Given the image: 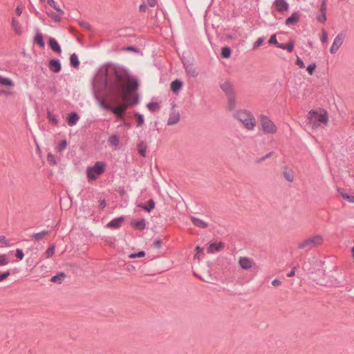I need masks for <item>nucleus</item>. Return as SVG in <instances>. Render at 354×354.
<instances>
[{
  "label": "nucleus",
  "instance_id": "0e129e2a",
  "mask_svg": "<svg viewBox=\"0 0 354 354\" xmlns=\"http://www.w3.org/2000/svg\"><path fill=\"white\" fill-rule=\"evenodd\" d=\"M295 275V268L290 273L288 274V277H293Z\"/></svg>",
  "mask_w": 354,
  "mask_h": 354
},
{
  "label": "nucleus",
  "instance_id": "412c9836",
  "mask_svg": "<svg viewBox=\"0 0 354 354\" xmlns=\"http://www.w3.org/2000/svg\"><path fill=\"white\" fill-rule=\"evenodd\" d=\"M191 220L192 223L194 224V225L201 227V228H205L207 227V223L203 221V220H201L196 217H192Z\"/></svg>",
  "mask_w": 354,
  "mask_h": 354
},
{
  "label": "nucleus",
  "instance_id": "39448f33",
  "mask_svg": "<svg viewBox=\"0 0 354 354\" xmlns=\"http://www.w3.org/2000/svg\"><path fill=\"white\" fill-rule=\"evenodd\" d=\"M261 130L266 134H274L277 131V125L266 115H261L259 117Z\"/></svg>",
  "mask_w": 354,
  "mask_h": 354
},
{
  "label": "nucleus",
  "instance_id": "774afa93",
  "mask_svg": "<svg viewBox=\"0 0 354 354\" xmlns=\"http://www.w3.org/2000/svg\"><path fill=\"white\" fill-rule=\"evenodd\" d=\"M105 205H106L105 202H104V201H102V202H101V204H100V206H101L102 207H105Z\"/></svg>",
  "mask_w": 354,
  "mask_h": 354
},
{
  "label": "nucleus",
  "instance_id": "b1692460",
  "mask_svg": "<svg viewBox=\"0 0 354 354\" xmlns=\"http://www.w3.org/2000/svg\"><path fill=\"white\" fill-rule=\"evenodd\" d=\"M46 2L48 6L53 8L60 15H64V11L59 6H57L54 0H47Z\"/></svg>",
  "mask_w": 354,
  "mask_h": 354
},
{
  "label": "nucleus",
  "instance_id": "bb28decb",
  "mask_svg": "<svg viewBox=\"0 0 354 354\" xmlns=\"http://www.w3.org/2000/svg\"><path fill=\"white\" fill-rule=\"evenodd\" d=\"M278 47L281 49L287 50L288 52H292L294 48V43L290 41L288 44H278Z\"/></svg>",
  "mask_w": 354,
  "mask_h": 354
},
{
  "label": "nucleus",
  "instance_id": "69168bd1",
  "mask_svg": "<svg viewBox=\"0 0 354 354\" xmlns=\"http://www.w3.org/2000/svg\"><path fill=\"white\" fill-rule=\"evenodd\" d=\"M0 94H3L5 95H9L10 94V93L8 91H0Z\"/></svg>",
  "mask_w": 354,
  "mask_h": 354
},
{
  "label": "nucleus",
  "instance_id": "49530a36",
  "mask_svg": "<svg viewBox=\"0 0 354 354\" xmlns=\"http://www.w3.org/2000/svg\"><path fill=\"white\" fill-rule=\"evenodd\" d=\"M320 39L323 43H327L328 41V34L326 31L324 29L322 30V35Z\"/></svg>",
  "mask_w": 354,
  "mask_h": 354
},
{
  "label": "nucleus",
  "instance_id": "1a4fd4ad",
  "mask_svg": "<svg viewBox=\"0 0 354 354\" xmlns=\"http://www.w3.org/2000/svg\"><path fill=\"white\" fill-rule=\"evenodd\" d=\"M337 192L339 195L344 199L351 204H354V193L348 192L346 189L342 188H337Z\"/></svg>",
  "mask_w": 354,
  "mask_h": 354
},
{
  "label": "nucleus",
  "instance_id": "4d7b16f0",
  "mask_svg": "<svg viewBox=\"0 0 354 354\" xmlns=\"http://www.w3.org/2000/svg\"><path fill=\"white\" fill-rule=\"evenodd\" d=\"M23 10H24V7L21 5H19L17 7V8L15 10V12L17 15V16H20L21 15Z\"/></svg>",
  "mask_w": 354,
  "mask_h": 354
},
{
  "label": "nucleus",
  "instance_id": "f8f14e48",
  "mask_svg": "<svg viewBox=\"0 0 354 354\" xmlns=\"http://www.w3.org/2000/svg\"><path fill=\"white\" fill-rule=\"evenodd\" d=\"M220 87L221 90L227 95H231L233 92V87L230 82L225 81L221 84Z\"/></svg>",
  "mask_w": 354,
  "mask_h": 354
},
{
  "label": "nucleus",
  "instance_id": "c9c22d12",
  "mask_svg": "<svg viewBox=\"0 0 354 354\" xmlns=\"http://www.w3.org/2000/svg\"><path fill=\"white\" fill-rule=\"evenodd\" d=\"M138 206L140 207L141 208H142L143 209L147 211L148 212H149L151 209H153L154 208L155 203L153 200H150L149 201V207H147V206L144 205H139Z\"/></svg>",
  "mask_w": 354,
  "mask_h": 354
},
{
  "label": "nucleus",
  "instance_id": "8fccbe9b",
  "mask_svg": "<svg viewBox=\"0 0 354 354\" xmlns=\"http://www.w3.org/2000/svg\"><path fill=\"white\" fill-rule=\"evenodd\" d=\"M47 160L50 164H53V165L56 164L55 158L54 156L51 153L48 154Z\"/></svg>",
  "mask_w": 354,
  "mask_h": 354
},
{
  "label": "nucleus",
  "instance_id": "a18cd8bd",
  "mask_svg": "<svg viewBox=\"0 0 354 354\" xmlns=\"http://www.w3.org/2000/svg\"><path fill=\"white\" fill-rule=\"evenodd\" d=\"M264 42V39L261 37L257 39V40L254 43L253 49H257L259 46H261Z\"/></svg>",
  "mask_w": 354,
  "mask_h": 354
},
{
  "label": "nucleus",
  "instance_id": "aec40b11",
  "mask_svg": "<svg viewBox=\"0 0 354 354\" xmlns=\"http://www.w3.org/2000/svg\"><path fill=\"white\" fill-rule=\"evenodd\" d=\"M0 85L12 87L15 84L12 80L0 75Z\"/></svg>",
  "mask_w": 354,
  "mask_h": 354
},
{
  "label": "nucleus",
  "instance_id": "a211bd4d",
  "mask_svg": "<svg viewBox=\"0 0 354 354\" xmlns=\"http://www.w3.org/2000/svg\"><path fill=\"white\" fill-rule=\"evenodd\" d=\"M12 28L16 34L20 35L21 34V28L19 21L13 17L12 19Z\"/></svg>",
  "mask_w": 354,
  "mask_h": 354
},
{
  "label": "nucleus",
  "instance_id": "20e7f679",
  "mask_svg": "<svg viewBox=\"0 0 354 354\" xmlns=\"http://www.w3.org/2000/svg\"><path fill=\"white\" fill-rule=\"evenodd\" d=\"M106 164L104 162L98 161L93 167H88L86 176L88 181L96 180L105 171Z\"/></svg>",
  "mask_w": 354,
  "mask_h": 354
},
{
  "label": "nucleus",
  "instance_id": "bf43d9fd",
  "mask_svg": "<svg viewBox=\"0 0 354 354\" xmlns=\"http://www.w3.org/2000/svg\"><path fill=\"white\" fill-rule=\"evenodd\" d=\"M196 250L197 252V254H195L194 257L197 258L198 259H200V255H198V254L203 252V249L202 248H201L200 246H197L196 248Z\"/></svg>",
  "mask_w": 354,
  "mask_h": 354
},
{
  "label": "nucleus",
  "instance_id": "864d4df0",
  "mask_svg": "<svg viewBox=\"0 0 354 354\" xmlns=\"http://www.w3.org/2000/svg\"><path fill=\"white\" fill-rule=\"evenodd\" d=\"M15 255H16V257L18 258L20 260L23 259L24 257V254L22 250H20V249H17L16 250V254Z\"/></svg>",
  "mask_w": 354,
  "mask_h": 354
},
{
  "label": "nucleus",
  "instance_id": "2f4dec72",
  "mask_svg": "<svg viewBox=\"0 0 354 354\" xmlns=\"http://www.w3.org/2000/svg\"><path fill=\"white\" fill-rule=\"evenodd\" d=\"M146 146L144 144L143 142L139 143L138 145V153L142 156V157H145L146 156Z\"/></svg>",
  "mask_w": 354,
  "mask_h": 354
},
{
  "label": "nucleus",
  "instance_id": "f257e3e1",
  "mask_svg": "<svg viewBox=\"0 0 354 354\" xmlns=\"http://www.w3.org/2000/svg\"><path fill=\"white\" fill-rule=\"evenodd\" d=\"M106 73L107 86L113 102L118 103L122 100L123 103L114 108L104 103L101 105L104 109L111 110L118 118H121L129 104L138 102L137 99L131 100V94L138 89V82L124 70L114 66L107 67Z\"/></svg>",
  "mask_w": 354,
  "mask_h": 354
},
{
  "label": "nucleus",
  "instance_id": "58836bf2",
  "mask_svg": "<svg viewBox=\"0 0 354 354\" xmlns=\"http://www.w3.org/2000/svg\"><path fill=\"white\" fill-rule=\"evenodd\" d=\"M55 253V245H50L46 251V257L50 258Z\"/></svg>",
  "mask_w": 354,
  "mask_h": 354
},
{
  "label": "nucleus",
  "instance_id": "09e8293b",
  "mask_svg": "<svg viewBox=\"0 0 354 354\" xmlns=\"http://www.w3.org/2000/svg\"><path fill=\"white\" fill-rule=\"evenodd\" d=\"M48 119L50 122H52L55 124H57V120L55 115L51 114L50 113H48Z\"/></svg>",
  "mask_w": 354,
  "mask_h": 354
},
{
  "label": "nucleus",
  "instance_id": "6e6d98bb",
  "mask_svg": "<svg viewBox=\"0 0 354 354\" xmlns=\"http://www.w3.org/2000/svg\"><path fill=\"white\" fill-rule=\"evenodd\" d=\"M269 43L271 44H279L275 35H273L270 37Z\"/></svg>",
  "mask_w": 354,
  "mask_h": 354
},
{
  "label": "nucleus",
  "instance_id": "6e6552de",
  "mask_svg": "<svg viewBox=\"0 0 354 354\" xmlns=\"http://www.w3.org/2000/svg\"><path fill=\"white\" fill-rule=\"evenodd\" d=\"M238 264L244 270H250L255 266L254 261L247 257H241L238 259Z\"/></svg>",
  "mask_w": 354,
  "mask_h": 354
},
{
  "label": "nucleus",
  "instance_id": "e433bc0d",
  "mask_svg": "<svg viewBox=\"0 0 354 354\" xmlns=\"http://www.w3.org/2000/svg\"><path fill=\"white\" fill-rule=\"evenodd\" d=\"M149 110L151 112H155L159 109V105L156 102H151L147 104Z\"/></svg>",
  "mask_w": 354,
  "mask_h": 354
},
{
  "label": "nucleus",
  "instance_id": "680f3d73",
  "mask_svg": "<svg viewBox=\"0 0 354 354\" xmlns=\"http://www.w3.org/2000/svg\"><path fill=\"white\" fill-rule=\"evenodd\" d=\"M147 4L153 7L156 4V0H147Z\"/></svg>",
  "mask_w": 354,
  "mask_h": 354
},
{
  "label": "nucleus",
  "instance_id": "393cba45",
  "mask_svg": "<svg viewBox=\"0 0 354 354\" xmlns=\"http://www.w3.org/2000/svg\"><path fill=\"white\" fill-rule=\"evenodd\" d=\"M299 20V15L297 13H293L290 17L286 19V24L290 26L296 24Z\"/></svg>",
  "mask_w": 354,
  "mask_h": 354
},
{
  "label": "nucleus",
  "instance_id": "603ef678",
  "mask_svg": "<svg viewBox=\"0 0 354 354\" xmlns=\"http://www.w3.org/2000/svg\"><path fill=\"white\" fill-rule=\"evenodd\" d=\"M0 244L6 247L9 246V243L4 236H0Z\"/></svg>",
  "mask_w": 354,
  "mask_h": 354
},
{
  "label": "nucleus",
  "instance_id": "3c124183",
  "mask_svg": "<svg viewBox=\"0 0 354 354\" xmlns=\"http://www.w3.org/2000/svg\"><path fill=\"white\" fill-rule=\"evenodd\" d=\"M317 19L319 22L324 23L326 20V12L322 13V15L317 17Z\"/></svg>",
  "mask_w": 354,
  "mask_h": 354
},
{
  "label": "nucleus",
  "instance_id": "9b49d317",
  "mask_svg": "<svg viewBox=\"0 0 354 354\" xmlns=\"http://www.w3.org/2000/svg\"><path fill=\"white\" fill-rule=\"evenodd\" d=\"M180 120V113L178 111L173 110L167 121L168 125H174L176 124Z\"/></svg>",
  "mask_w": 354,
  "mask_h": 354
},
{
  "label": "nucleus",
  "instance_id": "de8ad7c7",
  "mask_svg": "<svg viewBox=\"0 0 354 354\" xmlns=\"http://www.w3.org/2000/svg\"><path fill=\"white\" fill-rule=\"evenodd\" d=\"M271 154H272V153H267L266 155H265V156H262V157H261V158H257V159H256V160H255V162H256L257 163L260 164V163H261L262 162H263L264 160H266L267 158H270V156H271Z\"/></svg>",
  "mask_w": 354,
  "mask_h": 354
},
{
  "label": "nucleus",
  "instance_id": "2eb2a0df",
  "mask_svg": "<svg viewBox=\"0 0 354 354\" xmlns=\"http://www.w3.org/2000/svg\"><path fill=\"white\" fill-rule=\"evenodd\" d=\"M49 68L54 73H59L61 70V64L57 59H51L49 62Z\"/></svg>",
  "mask_w": 354,
  "mask_h": 354
},
{
  "label": "nucleus",
  "instance_id": "6ab92c4d",
  "mask_svg": "<svg viewBox=\"0 0 354 354\" xmlns=\"http://www.w3.org/2000/svg\"><path fill=\"white\" fill-rule=\"evenodd\" d=\"M183 86V82L176 80L171 83V89L174 93H177Z\"/></svg>",
  "mask_w": 354,
  "mask_h": 354
},
{
  "label": "nucleus",
  "instance_id": "338daca9",
  "mask_svg": "<svg viewBox=\"0 0 354 354\" xmlns=\"http://www.w3.org/2000/svg\"><path fill=\"white\" fill-rule=\"evenodd\" d=\"M140 10L142 12H145L146 10V7L145 5L140 6Z\"/></svg>",
  "mask_w": 354,
  "mask_h": 354
},
{
  "label": "nucleus",
  "instance_id": "e2e57ef3",
  "mask_svg": "<svg viewBox=\"0 0 354 354\" xmlns=\"http://www.w3.org/2000/svg\"><path fill=\"white\" fill-rule=\"evenodd\" d=\"M161 245V241L160 240H157L154 242V246L156 248H159Z\"/></svg>",
  "mask_w": 354,
  "mask_h": 354
},
{
  "label": "nucleus",
  "instance_id": "dca6fc26",
  "mask_svg": "<svg viewBox=\"0 0 354 354\" xmlns=\"http://www.w3.org/2000/svg\"><path fill=\"white\" fill-rule=\"evenodd\" d=\"M124 221V217H119L110 221L106 226L108 227L119 228Z\"/></svg>",
  "mask_w": 354,
  "mask_h": 354
},
{
  "label": "nucleus",
  "instance_id": "79ce46f5",
  "mask_svg": "<svg viewBox=\"0 0 354 354\" xmlns=\"http://www.w3.org/2000/svg\"><path fill=\"white\" fill-rule=\"evenodd\" d=\"M145 256V252L144 251H140L138 253H132L131 254L129 257L131 259L134 258H142Z\"/></svg>",
  "mask_w": 354,
  "mask_h": 354
},
{
  "label": "nucleus",
  "instance_id": "f704fd0d",
  "mask_svg": "<svg viewBox=\"0 0 354 354\" xmlns=\"http://www.w3.org/2000/svg\"><path fill=\"white\" fill-rule=\"evenodd\" d=\"M231 55V50L229 47H223L221 50V56L223 58H229Z\"/></svg>",
  "mask_w": 354,
  "mask_h": 354
},
{
  "label": "nucleus",
  "instance_id": "7ed1b4c3",
  "mask_svg": "<svg viewBox=\"0 0 354 354\" xmlns=\"http://www.w3.org/2000/svg\"><path fill=\"white\" fill-rule=\"evenodd\" d=\"M233 117L248 131H253L257 125L254 115L248 110H237L234 112Z\"/></svg>",
  "mask_w": 354,
  "mask_h": 354
},
{
  "label": "nucleus",
  "instance_id": "cd10ccee",
  "mask_svg": "<svg viewBox=\"0 0 354 354\" xmlns=\"http://www.w3.org/2000/svg\"><path fill=\"white\" fill-rule=\"evenodd\" d=\"M236 100L235 98L231 95H229L228 102H227V109L230 111H232L236 108Z\"/></svg>",
  "mask_w": 354,
  "mask_h": 354
},
{
  "label": "nucleus",
  "instance_id": "c03bdc74",
  "mask_svg": "<svg viewBox=\"0 0 354 354\" xmlns=\"http://www.w3.org/2000/svg\"><path fill=\"white\" fill-rule=\"evenodd\" d=\"M316 67H317V66H316V64H315V63H313V64H310V65L307 67V68H306V70H307V71H308V74H309V75H312L313 74V73H314V71H315V70Z\"/></svg>",
  "mask_w": 354,
  "mask_h": 354
},
{
  "label": "nucleus",
  "instance_id": "c756f323",
  "mask_svg": "<svg viewBox=\"0 0 354 354\" xmlns=\"http://www.w3.org/2000/svg\"><path fill=\"white\" fill-rule=\"evenodd\" d=\"M65 277V274L64 273H59V274L56 275V276H53L50 281L53 283H61V282L62 281V280L64 279Z\"/></svg>",
  "mask_w": 354,
  "mask_h": 354
},
{
  "label": "nucleus",
  "instance_id": "a19ab883",
  "mask_svg": "<svg viewBox=\"0 0 354 354\" xmlns=\"http://www.w3.org/2000/svg\"><path fill=\"white\" fill-rule=\"evenodd\" d=\"M47 14L55 21L58 22V21H60V16L61 15H59V14H55V13L52 12H48Z\"/></svg>",
  "mask_w": 354,
  "mask_h": 354
},
{
  "label": "nucleus",
  "instance_id": "37998d69",
  "mask_svg": "<svg viewBox=\"0 0 354 354\" xmlns=\"http://www.w3.org/2000/svg\"><path fill=\"white\" fill-rule=\"evenodd\" d=\"M67 146V142L66 140H62L57 147V151H64Z\"/></svg>",
  "mask_w": 354,
  "mask_h": 354
},
{
  "label": "nucleus",
  "instance_id": "5701e85b",
  "mask_svg": "<svg viewBox=\"0 0 354 354\" xmlns=\"http://www.w3.org/2000/svg\"><path fill=\"white\" fill-rule=\"evenodd\" d=\"M283 176L288 181L292 182L295 178L294 172L292 169H286L283 171Z\"/></svg>",
  "mask_w": 354,
  "mask_h": 354
},
{
  "label": "nucleus",
  "instance_id": "72a5a7b5",
  "mask_svg": "<svg viewBox=\"0 0 354 354\" xmlns=\"http://www.w3.org/2000/svg\"><path fill=\"white\" fill-rule=\"evenodd\" d=\"M8 256L6 254H0V266H6L9 263Z\"/></svg>",
  "mask_w": 354,
  "mask_h": 354
},
{
  "label": "nucleus",
  "instance_id": "ddd939ff",
  "mask_svg": "<svg viewBox=\"0 0 354 354\" xmlns=\"http://www.w3.org/2000/svg\"><path fill=\"white\" fill-rule=\"evenodd\" d=\"M274 6L279 12L287 10L289 8L288 3L284 0H275Z\"/></svg>",
  "mask_w": 354,
  "mask_h": 354
},
{
  "label": "nucleus",
  "instance_id": "13d9d810",
  "mask_svg": "<svg viewBox=\"0 0 354 354\" xmlns=\"http://www.w3.org/2000/svg\"><path fill=\"white\" fill-rule=\"evenodd\" d=\"M8 276H10V272L8 271L0 274V281H2L4 279H6Z\"/></svg>",
  "mask_w": 354,
  "mask_h": 354
},
{
  "label": "nucleus",
  "instance_id": "4be33fe9",
  "mask_svg": "<svg viewBox=\"0 0 354 354\" xmlns=\"http://www.w3.org/2000/svg\"><path fill=\"white\" fill-rule=\"evenodd\" d=\"M131 225L140 230H143L145 227V221L144 219H140V221H131Z\"/></svg>",
  "mask_w": 354,
  "mask_h": 354
},
{
  "label": "nucleus",
  "instance_id": "f3484780",
  "mask_svg": "<svg viewBox=\"0 0 354 354\" xmlns=\"http://www.w3.org/2000/svg\"><path fill=\"white\" fill-rule=\"evenodd\" d=\"M49 46L53 51L56 52L58 54L61 53V52H62L61 48L55 39H54V38L49 39Z\"/></svg>",
  "mask_w": 354,
  "mask_h": 354
},
{
  "label": "nucleus",
  "instance_id": "f03ea898",
  "mask_svg": "<svg viewBox=\"0 0 354 354\" xmlns=\"http://www.w3.org/2000/svg\"><path fill=\"white\" fill-rule=\"evenodd\" d=\"M328 118L327 111L322 109L312 110L308 112L307 116L308 123L314 129L326 126Z\"/></svg>",
  "mask_w": 354,
  "mask_h": 354
},
{
  "label": "nucleus",
  "instance_id": "4c0bfd02",
  "mask_svg": "<svg viewBox=\"0 0 354 354\" xmlns=\"http://www.w3.org/2000/svg\"><path fill=\"white\" fill-rule=\"evenodd\" d=\"M185 69L187 73L191 75L192 77H196L198 75L196 68H193L192 66H187Z\"/></svg>",
  "mask_w": 354,
  "mask_h": 354
},
{
  "label": "nucleus",
  "instance_id": "5fc2aeb1",
  "mask_svg": "<svg viewBox=\"0 0 354 354\" xmlns=\"http://www.w3.org/2000/svg\"><path fill=\"white\" fill-rule=\"evenodd\" d=\"M296 64L300 68H305V64L304 63V62L301 60V59H300L299 57H297V60H296Z\"/></svg>",
  "mask_w": 354,
  "mask_h": 354
},
{
  "label": "nucleus",
  "instance_id": "423d86ee",
  "mask_svg": "<svg viewBox=\"0 0 354 354\" xmlns=\"http://www.w3.org/2000/svg\"><path fill=\"white\" fill-rule=\"evenodd\" d=\"M323 243V237L321 235H315L310 236L298 245V248L304 249L307 247H317Z\"/></svg>",
  "mask_w": 354,
  "mask_h": 354
},
{
  "label": "nucleus",
  "instance_id": "9d476101",
  "mask_svg": "<svg viewBox=\"0 0 354 354\" xmlns=\"http://www.w3.org/2000/svg\"><path fill=\"white\" fill-rule=\"evenodd\" d=\"M224 243L223 242L218 243H210L207 247V251L208 253H214L215 252H219L223 250Z\"/></svg>",
  "mask_w": 354,
  "mask_h": 354
},
{
  "label": "nucleus",
  "instance_id": "052dcab7",
  "mask_svg": "<svg viewBox=\"0 0 354 354\" xmlns=\"http://www.w3.org/2000/svg\"><path fill=\"white\" fill-rule=\"evenodd\" d=\"M272 285L275 287L279 286L281 285V281L277 279H275L272 281Z\"/></svg>",
  "mask_w": 354,
  "mask_h": 354
},
{
  "label": "nucleus",
  "instance_id": "ea45409f",
  "mask_svg": "<svg viewBox=\"0 0 354 354\" xmlns=\"http://www.w3.org/2000/svg\"><path fill=\"white\" fill-rule=\"evenodd\" d=\"M134 116L137 119V126L141 127L144 124L143 116L139 113H136Z\"/></svg>",
  "mask_w": 354,
  "mask_h": 354
},
{
  "label": "nucleus",
  "instance_id": "0eeeda50",
  "mask_svg": "<svg viewBox=\"0 0 354 354\" xmlns=\"http://www.w3.org/2000/svg\"><path fill=\"white\" fill-rule=\"evenodd\" d=\"M345 37L346 33L344 32H341L337 35L333 41L332 46L330 48V53L331 54H335L338 51L344 43Z\"/></svg>",
  "mask_w": 354,
  "mask_h": 354
},
{
  "label": "nucleus",
  "instance_id": "4468645a",
  "mask_svg": "<svg viewBox=\"0 0 354 354\" xmlns=\"http://www.w3.org/2000/svg\"><path fill=\"white\" fill-rule=\"evenodd\" d=\"M79 119H80V117L78 116V115L75 112H72L68 114L66 120H67L68 124L70 127H73L76 124V123L79 120Z\"/></svg>",
  "mask_w": 354,
  "mask_h": 354
},
{
  "label": "nucleus",
  "instance_id": "a878e982",
  "mask_svg": "<svg viewBox=\"0 0 354 354\" xmlns=\"http://www.w3.org/2000/svg\"><path fill=\"white\" fill-rule=\"evenodd\" d=\"M108 142L111 146L116 147L119 145V137L112 135L109 138Z\"/></svg>",
  "mask_w": 354,
  "mask_h": 354
},
{
  "label": "nucleus",
  "instance_id": "7c9ffc66",
  "mask_svg": "<svg viewBox=\"0 0 354 354\" xmlns=\"http://www.w3.org/2000/svg\"><path fill=\"white\" fill-rule=\"evenodd\" d=\"M70 62H71V64L73 67H75V68H77L78 67V66H79V59H78L77 56L75 53H73V55H71Z\"/></svg>",
  "mask_w": 354,
  "mask_h": 354
},
{
  "label": "nucleus",
  "instance_id": "473e14b6",
  "mask_svg": "<svg viewBox=\"0 0 354 354\" xmlns=\"http://www.w3.org/2000/svg\"><path fill=\"white\" fill-rule=\"evenodd\" d=\"M35 42H36L40 47H44V42L43 40V36L41 33L36 35L35 37Z\"/></svg>",
  "mask_w": 354,
  "mask_h": 354
},
{
  "label": "nucleus",
  "instance_id": "c85d7f7f",
  "mask_svg": "<svg viewBox=\"0 0 354 354\" xmlns=\"http://www.w3.org/2000/svg\"><path fill=\"white\" fill-rule=\"evenodd\" d=\"M48 234V231H42L36 234H34L32 236V239L35 241H39L43 239L45 236H46Z\"/></svg>",
  "mask_w": 354,
  "mask_h": 354
}]
</instances>
